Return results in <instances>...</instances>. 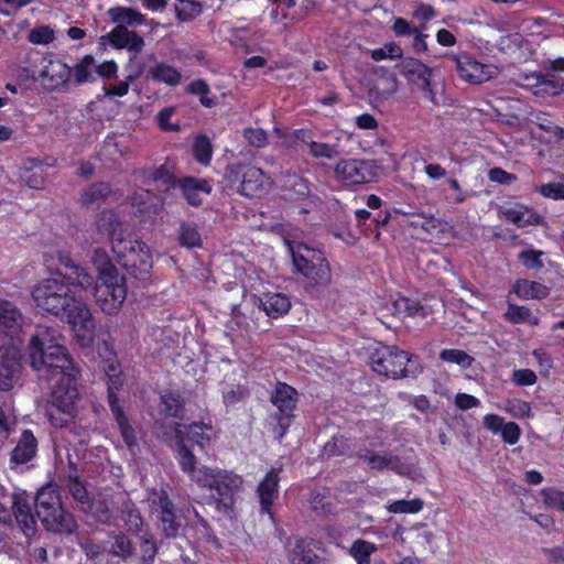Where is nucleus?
I'll return each mask as SVG.
<instances>
[{
    "label": "nucleus",
    "mask_w": 564,
    "mask_h": 564,
    "mask_svg": "<svg viewBox=\"0 0 564 564\" xmlns=\"http://www.w3.org/2000/svg\"><path fill=\"white\" fill-rule=\"evenodd\" d=\"M58 273L73 286L83 290L95 284L94 296L102 312L115 314L127 297L126 279L111 262L108 253L97 248L94 250L91 261L98 271L97 280L82 265L76 263L70 254L59 252Z\"/></svg>",
    "instance_id": "f257e3e1"
},
{
    "label": "nucleus",
    "mask_w": 564,
    "mask_h": 564,
    "mask_svg": "<svg viewBox=\"0 0 564 564\" xmlns=\"http://www.w3.org/2000/svg\"><path fill=\"white\" fill-rule=\"evenodd\" d=\"M59 339L61 334L56 329L37 326L28 345L30 365L52 388H76L80 370Z\"/></svg>",
    "instance_id": "f03ea898"
},
{
    "label": "nucleus",
    "mask_w": 564,
    "mask_h": 564,
    "mask_svg": "<svg viewBox=\"0 0 564 564\" xmlns=\"http://www.w3.org/2000/svg\"><path fill=\"white\" fill-rule=\"evenodd\" d=\"M285 245L292 258L293 272L303 276L306 288L317 289L330 283V265L321 250L291 240H285Z\"/></svg>",
    "instance_id": "7ed1b4c3"
},
{
    "label": "nucleus",
    "mask_w": 564,
    "mask_h": 564,
    "mask_svg": "<svg viewBox=\"0 0 564 564\" xmlns=\"http://www.w3.org/2000/svg\"><path fill=\"white\" fill-rule=\"evenodd\" d=\"M35 510L43 527L48 531L72 534L77 529L74 516L63 508L59 491L53 485H47L37 491Z\"/></svg>",
    "instance_id": "20e7f679"
},
{
    "label": "nucleus",
    "mask_w": 564,
    "mask_h": 564,
    "mask_svg": "<svg viewBox=\"0 0 564 564\" xmlns=\"http://www.w3.org/2000/svg\"><path fill=\"white\" fill-rule=\"evenodd\" d=\"M373 371L391 379L416 378L422 372L417 357L397 346H380L370 355Z\"/></svg>",
    "instance_id": "39448f33"
},
{
    "label": "nucleus",
    "mask_w": 564,
    "mask_h": 564,
    "mask_svg": "<svg viewBox=\"0 0 564 564\" xmlns=\"http://www.w3.org/2000/svg\"><path fill=\"white\" fill-rule=\"evenodd\" d=\"M197 478V486L207 489L218 511L228 513L236 502V495L241 490L243 480L232 471L210 468L204 469Z\"/></svg>",
    "instance_id": "423d86ee"
},
{
    "label": "nucleus",
    "mask_w": 564,
    "mask_h": 564,
    "mask_svg": "<svg viewBox=\"0 0 564 564\" xmlns=\"http://www.w3.org/2000/svg\"><path fill=\"white\" fill-rule=\"evenodd\" d=\"M69 285L57 278L44 279L33 288L32 299L44 313L61 317L76 297Z\"/></svg>",
    "instance_id": "0eeeda50"
},
{
    "label": "nucleus",
    "mask_w": 564,
    "mask_h": 564,
    "mask_svg": "<svg viewBox=\"0 0 564 564\" xmlns=\"http://www.w3.org/2000/svg\"><path fill=\"white\" fill-rule=\"evenodd\" d=\"M109 554L120 557L123 561L131 558L134 553V546L131 540L123 533H113L111 536ZM159 552V546L152 538H144L140 543V556L137 560H130L126 564H154Z\"/></svg>",
    "instance_id": "6e6552de"
},
{
    "label": "nucleus",
    "mask_w": 564,
    "mask_h": 564,
    "mask_svg": "<svg viewBox=\"0 0 564 564\" xmlns=\"http://www.w3.org/2000/svg\"><path fill=\"white\" fill-rule=\"evenodd\" d=\"M20 347L9 330H0V387L13 388L18 382L21 369Z\"/></svg>",
    "instance_id": "1a4fd4ad"
},
{
    "label": "nucleus",
    "mask_w": 564,
    "mask_h": 564,
    "mask_svg": "<svg viewBox=\"0 0 564 564\" xmlns=\"http://www.w3.org/2000/svg\"><path fill=\"white\" fill-rule=\"evenodd\" d=\"M59 318L65 319L72 327L82 346L93 344L96 322L89 306L83 300L75 297Z\"/></svg>",
    "instance_id": "9d476101"
},
{
    "label": "nucleus",
    "mask_w": 564,
    "mask_h": 564,
    "mask_svg": "<svg viewBox=\"0 0 564 564\" xmlns=\"http://www.w3.org/2000/svg\"><path fill=\"white\" fill-rule=\"evenodd\" d=\"M447 59L454 64L459 78L469 84H482L498 74L496 66L481 64L467 54H448Z\"/></svg>",
    "instance_id": "9b49d317"
},
{
    "label": "nucleus",
    "mask_w": 564,
    "mask_h": 564,
    "mask_svg": "<svg viewBox=\"0 0 564 564\" xmlns=\"http://www.w3.org/2000/svg\"><path fill=\"white\" fill-rule=\"evenodd\" d=\"M112 249L122 254L124 265L133 272L149 273L152 267L151 254L148 246L138 239H118Z\"/></svg>",
    "instance_id": "f8f14e48"
},
{
    "label": "nucleus",
    "mask_w": 564,
    "mask_h": 564,
    "mask_svg": "<svg viewBox=\"0 0 564 564\" xmlns=\"http://www.w3.org/2000/svg\"><path fill=\"white\" fill-rule=\"evenodd\" d=\"M335 174L346 184H365L375 178L376 164L369 160H340L335 166Z\"/></svg>",
    "instance_id": "ddd939ff"
},
{
    "label": "nucleus",
    "mask_w": 564,
    "mask_h": 564,
    "mask_svg": "<svg viewBox=\"0 0 564 564\" xmlns=\"http://www.w3.org/2000/svg\"><path fill=\"white\" fill-rule=\"evenodd\" d=\"M69 66L51 55H44L40 61L36 78L50 90H58L69 85Z\"/></svg>",
    "instance_id": "4468645a"
},
{
    "label": "nucleus",
    "mask_w": 564,
    "mask_h": 564,
    "mask_svg": "<svg viewBox=\"0 0 564 564\" xmlns=\"http://www.w3.org/2000/svg\"><path fill=\"white\" fill-rule=\"evenodd\" d=\"M297 392L299 390H274L271 395V402L278 408L275 420L279 427L276 436L279 441H282L291 426L297 404Z\"/></svg>",
    "instance_id": "2eb2a0df"
},
{
    "label": "nucleus",
    "mask_w": 564,
    "mask_h": 564,
    "mask_svg": "<svg viewBox=\"0 0 564 564\" xmlns=\"http://www.w3.org/2000/svg\"><path fill=\"white\" fill-rule=\"evenodd\" d=\"M400 67L401 74L424 91L431 101L435 102V93L431 83L432 68L416 58H405Z\"/></svg>",
    "instance_id": "dca6fc26"
},
{
    "label": "nucleus",
    "mask_w": 564,
    "mask_h": 564,
    "mask_svg": "<svg viewBox=\"0 0 564 564\" xmlns=\"http://www.w3.org/2000/svg\"><path fill=\"white\" fill-rule=\"evenodd\" d=\"M280 473L281 468H271L256 489L260 503V512L268 514L271 520H274L272 507L275 499L279 497Z\"/></svg>",
    "instance_id": "f3484780"
},
{
    "label": "nucleus",
    "mask_w": 564,
    "mask_h": 564,
    "mask_svg": "<svg viewBox=\"0 0 564 564\" xmlns=\"http://www.w3.org/2000/svg\"><path fill=\"white\" fill-rule=\"evenodd\" d=\"M481 424L494 435H500L501 440L509 445H514L520 440V426L516 422H506L505 419L498 414H486L482 417Z\"/></svg>",
    "instance_id": "a211bd4d"
},
{
    "label": "nucleus",
    "mask_w": 564,
    "mask_h": 564,
    "mask_svg": "<svg viewBox=\"0 0 564 564\" xmlns=\"http://www.w3.org/2000/svg\"><path fill=\"white\" fill-rule=\"evenodd\" d=\"M108 403L124 444L130 451H133L138 446L135 431L119 402L116 390H108Z\"/></svg>",
    "instance_id": "6ab92c4d"
},
{
    "label": "nucleus",
    "mask_w": 564,
    "mask_h": 564,
    "mask_svg": "<svg viewBox=\"0 0 564 564\" xmlns=\"http://www.w3.org/2000/svg\"><path fill=\"white\" fill-rule=\"evenodd\" d=\"M39 442L33 432L23 430L10 454V466L18 467L31 462L37 453Z\"/></svg>",
    "instance_id": "aec40b11"
},
{
    "label": "nucleus",
    "mask_w": 564,
    "mask_h": 564,
    "mask_svg": "<svg viewBox=\"0 0 564 564\" xmlns=\"http://www.w3.org/2000/svg\"><path fill=\"white\" fill-rule=\"evenodd\" d=\"M156 503L160 510L159 519L161 521L164 535L166 538H176L181 524L176 517V507L165 490L160 492Z\"/></svg>",
    "instance_id": "412c9836"
},
{
    "label": "nucleus",
    "mask_w": 564,
    "mask_h": 564,
    "mask_svg": "<svg viewBox=\"0 0 564 564\" xmlns=\"http://www.w3.org/2000/svg\"><path fill=\"white\" fill-rule=\"evenodd\" d=\"M176 429L177 440L183 437L185 443L197 445L202 449L209 445L214 429L210 423L193 422L191 424H178Z\"/></svg>",
    "instance_id": "4be33fe9"
},
{
    "label": "nucleus",
    "mask_w": 564,
    "mask_h": 564,
    "mask_svg": "<svg viewBox=\"0 0 564 564\" xmlns=\"http://www.w3.org/2000/svg\"><path fill=\"white\" fill-rule=\"evenodd\" d=\"M525 78L530 82L528 87L535 96H556L564 91V83L554 75L533 73Z\"/></svg>",
    "instance_id": "5701e85b"
},
{
    "label": "nucleus",
    "mask_w": 564,
    "mask_h": 564,
    "mask_svg": "<svg viewBox=\"0 0 564 564\" xmlns=\"http://www.w3.org/2000/svg\"><path fill=\"white\" fill-rule=\"evenodd\" d=\"M499 215L507 221L512 223L520 228L538 225L541 219L534 210L521 204L500 206Z\"/></svg>",
    "instance_id": "b1692460"
},
{
    "label": "nucleus",
    "mask_w": 564,
    "mask_h": 564,
    "mask_svg": "<svg viewBox=\"0 0 564 564\" xmlns=\"http://www.w3.org/2000/svg\"><path fill=\"white\" fill-rule=\"evenodd\" d=\"M12 512L25 536L30 538L36 533V520L26 499L14 497Z\"/></svg>",
    "instance_id": "393cba45"
},
{
    "label": "nucleus",
    "mask_w": 564,
    "mask_h": 564,
    "mask_svg": "<svg viewBox=\"0 0 564 564\" xmlns=\"http://www.w3.org/2000/svg\"><path fill=\"white\" fill-rule=\"evenodd\" d=\"M176 458L181 470L186 474L192 481L197 485V478L200 476V471L204 469H210V467L202 466L196 468V457L192 449L186 445L185 440L180 437L177 440V454Z\"/></svg>",
    "instance_id": "a878e982"
},
{
    "label": "nucleus",
    "mask_w": 564,
    "mask_h": 564,
    "mask_svg": "<svg viewBox=\"0 0 564 564\" xmlns=\"http://www.w3.org/2000/svg\"><path fill=\"white\" fill-rule=\"evenodd\" d=\"M178 186L183 196L189 205L198 206L202 204L200 193L209 194L212 191L210 185L206 180L195 177H184L178 182Z\"/></svg>",
    "instance_id": "bb28decb"
},
{
    "label": "nucleus",
    "mask_w": 564,
    "mask_h": 564,
    "mask_svg": "<svg viewBox=\"0 0 564 564\" xmlns=\"http://www.w3.org/2000/svg\"><path fill=\"white\" fill-rule=\"evenodd\" d=\"M263 184V172L259 167L245 165L239 187L240 193L247 197H253L262 191Z\"/></svg>",
    "instance_id": "cd10ccee"
},
{
    "label": "nucleus",
    "mask_w": 564,
    "mask_h": 564,
    "mask_svg": "<svg viewBox=\"0 0 564 564\" xmlns=\"http://www.w3.org/2000/svg\"><path fill=\"white\" fill-rule=\"evenodd\" d=\"M69 84L80 86L87 83H94L95 77V57L93 55L83 56L73 67H69Z\"/></svg>",
    "instance_id": "c85d7f7f"
},
{
    "label": "nucleus",
    "mask_w": 564,
    "mask_h": 564,
    "mask_svg": "<svg viewBox=\"0 0 564 564\" xmlns=\"http://www.w3.org/2000/svg\"><path fill=\"white\" fill-rule=\"evenodd\" d=\"M260 307L269 317L278 318L286 314L291 308L289 297L282 293H265L259 299Z\"/></svg>",
    "instance_id": "c756f323"
},
{
    "label": "nucleus",
    "mask_w": 564,
    "mask_h": 564,
    "mask_svg": "<svg viewBox=\"0 0 564 564\" xmlns=\"http://www.w3.org/2000/svg\"><path fill=\"white\" fill-rule=\"evenodd\" d=\"M160 412L165 417H184L185 402L180 390H164L161 394Z\"/></svg>",
    "instance_id": "7c9ffc66"
},
{
    "label": "nucleus",
    "mask_w": 564,
    "mask_h": 564,
    "mask_svg": "<svg viewBox=\"0 0 564 564\" xmlns=\"http://www.w3.org/2000/svg\"><path fill=\"white\" fill-rule=\"evenodd\" d=\"M282 188L285 196L293 200L307 198L311 194L308 182L304 177L291 172L283 175Z\"/></svg>",
    "instance_id": "2f4dec72"
},
{
    "label": "nucleus",
    "mask_w": 564,
    "mask_h": 564,
    "mask_svg": "<svg viewBox=\"0 0 564 564\" xmlns=\"http://www.w3.org/2000/svg\"><path fill=\"white\" fill-rule=\"evenodd\" d=\"M110 193L111 188L108 183H93L80 194V205L86 208H97L106 200Z\"/></svg>",
    "instance_id": "473e14b6"
},
{
    "label": "nucleus",
    "mask_w": 564,
    "mask_h": 564,
    "mask_svg": "<svg viewBox=\"0 0 564 564\" xmlns=\"http://www.w3.org/2000/svg\"><path fill=\"white\" fill-rule=\"evenodd\" d=\"M96 227L102 237H107L111 241L118 242V239H122L118 234L121 223L113 210H102L96 220Z\"/></svg>",
    "instance_id": "72a5a7b5"
},
{
    "label": "nucleus",
    "mask_w": 564,
    "mask_h": 564,
    "mask_svg": "<svg viewBox=\"0 0 564 564\" xmlns=\"http://www.w3.org/2000/svg\"><path fill=\"white\" fill-rule=\"evenodd\" d=\"M22 323L21 311L13 303L0 300V328L14 333L21 328Z\"/></svg>",
    "instance_id": "f704fd0d"
},
{
    "label": "nucleus",
    "mask_w": 564,
    "mask_h": 564,
    "mask_svg": "<svg viewBox=\"0 0 564 564\" xmlns=\"http://www.w3.org/2000/svg\"><path fill=\"white\" fill-rule=\"evenodd\" d=\"M148 178L152 181L154 188L161 193H166L174 188L177 184L176 177L173 173V166L162 164L153 171L148 173Z\"/></svg>",
    "instance_id": "c9c22d12"
},
{
    "label": "nucleus",
    "mask_w": 564,
    "mask_h": 564,
    "mask_svg": "<svg viewBox=\"0 0 564 564\" xmlns=\"http://www.w3.org/2000/svg\"><path fill=\"white\" fill-rule=\"evenodd\" d=\"M108 14L118 25L138 26L147 23V18L140 11L129 7H115L109 9Z\"/></svg>",
    "instance_id": "e433bc0d"
},
{
    "label": "nucleus",
    "mask_w": 564,
    "mask_h": 564,
    "mask_svg": "<svg viewBox=\"0 0 564 564\" xmlns=\"http://www.w3.org/2000/svg\"><path fill=\"white\" fill-rule=\"evenodd\" d=\"M513 292L523 300H542L550 294L547 286L530 280H518L513 285Z\"/></svg>",
    "instance_id": "4c0bfd02"
},
{
    "label": "nucleus",
    "mask_w": 564,
    "mask_h": 564,
    "mask_svg": "<svg viewBox=\"0 0 564 564\" xmlns=\"http://www.w3.org/2000/svg\"><path fill=\"white\" fill-rule=\"evenodd\" d=\"M149 77L159 83H164L169 86H177L182 80L181 73L172 65L164 62L156 63L150 67Z\"/></svg>",
    "instance_id": "58836bf2"
},
{
    "label": "nucleus",
    "mask_w": 564,
    "mask_h": 564,
    "mask_svg": "<svg viewBox=\"0 0 564 564\" xmlns=\"http://www.w3.org/2000/svg\"><path fill=\"white\" fill-rule=\"evenodd\" d=\"M174 12L176 20L188 23L199 18L204 11V4L199 0H176Z\"/></svg>",
    "instance_id": "ea45409f"
},
{
    "label": "nucleus",
    "mask_w": 564,
    "mask_h": 564,
    "mask_svg": "<svg viewBox=\"0 0 564 564\" xmlns=\"http://www.w3.org/2000/svg\"><path fill=\"white\" fill-rule=\"evenodd\" d=\"M120 518L124 523L127 531L139 533L143 528V518L131 500H127L121 505Z\"/></svg>",
    "instance_id": "a19ab883"
},
{
    "label": "nucleus",
    "mask_w": 564,
    "mask_h": 564,
    "mask_svg": "<svg viewBox=\"0 0 564 564\" xmlns=\"http://www.w3.org/2000/svg\"><path fill=\"white\" fill-rule=\"evenodd\" d=\"M67 487L72 497L82 503L88 500V491L85 481L78 475V469L75 463L69 462L67 473Z\"/></svg>",
    "instance_id": "79ce46f5"
},
{
    "label": "nucleus",
    "mask_w": 564,
    "mask_h": 564,
    "mask_svg": "<svg viewBox=\"0 0 564 564\" xmlns=\"http://www.w3.org/2000/svg\"><path fill=\"white\" fill-rule=\"evenodd\" d=\"M378 551V545L365 539L355 540L349 547V555L357 564H370L371 556Z\"/></svg>",
    "instance_id": "37998d69"
},
{
    "label": "nucleus",
    "mask_w": 564,
    "mask_h": 564,
    "mask_svg": "<svg viewBox=\"0 0 564 564\" xmlns=\"http://www.w3.org/2000/svg\"><path fill=\"white\" fill-rule=\"evenodd\" d=\"M291 564H326L312 549L306 547L303 541H297L290 552Z\"/></svg>",
    "instance_id": "c03bdc74"
},
{
    "label": "nucleus",
    "mask_w": 564,
    "mask_h": 564,
    "mask_svg": "<svg viewBox=\"0 0 564 564\" xmlns=\"http://www.w3.org/2000/svg\"><path fill=\"white\" fill-rule=\"evenodd\" d=\"M440 359L448 364H456L462 368H469L475 361V358L466 351L454 348L443 349L440 352Z\"/></svg>",
    "instance_id": "a18cd8bd"
},
{
    "label": "nucleus",
    "mask_w": 564,
    "mask_h": 564,
    "mask_svg": "<svg viewBox=\"0 0 564 564\" xmlns=\"http://www.w3.org/2000/svg\"><path fill=\"white\" fill-rule=\"evenodd\" d=\"M540 495L545 507L564 512V491L555 487H544Z\"/></svg>",
    "instance_id": "49530a36"
},
{
    "label": "nucleus",
    "mask_w": 564,
    "mask_h": 564,
    "mask_svg": "<svg viewBox=\"0 0 564 564\" xmlns=\"http://www.w3.org/2000/svg\"><path fill=\"white\" fill-rule=\"evenodd\" d=\"M505 316L513 324H520L524 322H529L534 325L538 324V318L532 316L530 308L525 306L509 304Z\"/></svg>",
    "instance_id": "de8ad7c7"
},
{
    "label": "nucleus",
    "mask_w": 564,
    "mask_h": 564,
    "mask_svg": "<svg viewBox=\"0 0 564 564\" xmlns=\"http://www.w3.org/2000/svg\"><path fill=\"white\" fill-rule=\"evenodd\" d=\"M193 153L200 164L207 165L213 154L210 140L206 135H198L193 144Z\"/></svg>",
    "instance_id": "09e8293b"
},
{
    "label": "nucleus",
    "mask_w": 564,
    "mask_h": 564,
    "mask_svg": "<svg viewBox=\"0 0 564 564\" xmlns=\"http://www.w3.org/2000/svg\"><path fill=\"white\" fill-rule=\"evenodd\" d=\"M186 91L192 95L199 97V101L204 107L210 108L216 105V99L208 97L210 93L208 84L203 79L192 82L187 87Z\"/></svg>",
    "instance_id": "8fccbe9b"
},
{
    "label": "nucleus",
    "mask_w": 564,
    "mask_h": 564,
    "mask_svg": "<svg viewBox=\"0 0 564 564\" xmlns=\"http://www.w3.org/2000/svg\"><path fill=\"white\" fill-rule=\"evenodd\" d=\"M324 455L327 457L333 456H347L349 455L350 447L348 444V440L344 436H333L325 445H324Z\"/></svg>",
    "instance_id": "3c124183"
},
{
    "label": "nucleus",
    "mask_w": 564,
    "mask_h": 564,
    "mask_svg": "<svg viewBox=\"0 0 564 564\" xmlns=\"http://www.w3.org/2000/svg\"><path fill=\"white\" fill-rule=\"evenodd\" d=\"M180 243L187 248H195L202 245L200 235L194 225L182 224L178 235Z\"/></svg>",
    "instance_id": "603ef678"
},
{
    "label": "nucleus",
    "mask_w": 564,
    "mask_h": 564,
    "mask_svg": "<svg viewBox=\"0 0 564 564\" xmlns=\"http://www.w3.org/2000/svg\"><path fill=\"white\" fill-rule=\"evenodd\" d=\"M55 39L54 30L48 25H40L33 28L29 34L28 40L37 45H47Z\"/></svg>",
    "instance_id": "864d4df0"
},
{
    "label": "nucleus",
    "mask_w": 564,
    "mask_h": 564,
    "mask_svg": "<svg viewBox=\"0 0 564 564\" xmlns=\"http://www.w3.org/2000/svg\"><path fill=\"white\" fill-rule=\"evenodd\" d=\"M423 501L420 498L412 500H395L389 506V511L392 513H417L423 509Z\"/></svg>",
    "instance_id": "5fc2aeb1"
},
{
    "label": "nucleus",
    "mask_w": 564,
    "mask_h": 564,
    "mask_svg": "<svg viewBox=\"0 0 564 564\" xmlns=\"http://www.w3.org/2000/svg\"><path fill=\"white\" fill-rule=\"evenodd\" d=\"M371 58L376 62L389 58V59H398L403 55L402 48L393 43H386L382 47L372 50L370 52Z\"/></svg>",
    "instance_id": "6e6d98bb"
},
{
    "label": "nucleus",
    "mask_w": 564,
    "mask_h": 564,
    "mask_svg": "<svg viewBox=\"0 0 564 564\" xmlns=\"http://www.w3.org/2000/svg\"><path fill=\"white\" fill-rule=\"evenodd\" d=\"M308 148H310V154L316 159L324 158V159L332 160V159H335L336 156H338V154H339L337 147L334 144H329V143H321V142L312 141V142H308Z\"/></svg>",
    "instance_id": "4d7b16f0"
},
{
    "label": "nucleus",
    "mask_w": 564,
    "mask_h": 564,
    "mask_svg": "<svg viewBox=\"0 0 564 564\" xmlns=\"http://www.w3.org/2000/svg\"><path fill=\"white\" fill-rule=\"evenodd\" d=\"M531 121L534 122L542 131L552 133L558 139H564V128L556 126L554 122L549 120L544 113L538 112L533 115V119Z\"/></svg>",
    "instance_id": "13d9d810"
},
{
    "label": "nucleus",
    "mask_w": 564,
    "mask_h": 564,
    "mask_svg": "<svg viewBox=\"0 0 564 564\" xmlns=\"http://www.w3.org/2000/svg\"><path fill=\"white\" fill-rule=\"evenodd\" d=\"M542 254V251L523 250L518 254V259L527 269L540 270L543 268Z\"/></svg>",
    "instance_id": "bf43d9fd"
},
{
    "label": "nucleus",
    "mask_w": 564,
    "mask_h": 564,
    "mask_svg": "<svg viewBox=\"0 0 564 564\" xmlns=\"http://www.w3.org/2000/svg\"><path fill=\"white\" fill-rule=\"evenodd\" d=\"M506 411L513 417L524 419L530 416L531 405L527 401L512 399L506 402Z\"/></svg>",
    "instance_id": "052dcab7"
},
{
    "label": "nucleus",
    "mask_w": 564,
    "mask_h": 564,
    "mask_svg": "<svg viewBox=\"0 0 564 564\" xmlns=\"http://www.w3.org/2000/svg\"><path fill=\"white\" fill-rule=\"evenodd\" d=\"M131 33L132 31H130L126 25H117L108 34V40L112 46L123 48L124 45H128V40Z\"/></svg>",
    "instance_id": "680f3d73"
},
{
    "label": "nucleus",
    "mask_w": 564,
    "mask_h": 564,
    "mask_svg": "<svg viewBox=\"0 0 564 564\" xmlns=\"http://www.w3.org/2000/svg\"><path fill=\"white\" fill-rule=\"evenodd\" d=\"M243 137L250 145L256 148H263L268 143V134L260 128H246Z\"/></svg>",
    "instance_id": "e2e57ef3"
},
{
    "label": "nucleus",
    "mask_w": 564,
    "mask_h": 564,
    "mask_svg": "<svg viewBox=\"0 0 564 564\" xmlns=\"http://www.w3.org/2000/svg\"><path fill=\"white\" fill-rule=\"evenodd\" d=\"M539 192L544 197L564 199V175L561 176L560 182L541 185Z\"/></svg>",
    "instance_id": "0e129e2a"
},
{
    "label": "nucleus",
    "mask_w": 564,
    "mask_h": 564,
    "mask_svg": "<svg viewBox=\"0 0 564 564\" xmlns=\"http://www.w3.org/2000/svg\"><path fill=\"white\" fill-rule=\"evenodd\" d=\"M365 454L359 453L358 457L362 460H366L370 469L375 470H383L388 469L389 466V455H368L369 451L366 449Z\"/></svg>",
    "instance_id": "69168bd1"
},
{
    "label": "nucleus",
    "mask_w": 564,
    "mask_h": 564,
    "mask_svg": "<svg viewBox=\"0 0 564 564\" xmlns=\"http://www.w3.org/2000/svg\"><path fill=\"white\" fill-rule=\"evenodd\" d=\"M105 377L107 379L106 383L108 388H119L124 384V378L119 365L109 364L105 368Z\"/></svg>",
    "instance_id": "338daca9"
},
{
    "label": "nucleus",
    "mask_w": 564,
    "mask_h": 564,
    "mask_svg": "<svg viewBox=\"0 0 564 564\" xmlns=\"http://www.w3.org/2000/svg\"><path fill=\"white\" fill-rule=\"evenodd\" d=\"M440 221L433 216L417 215L411 221V226L414 228H421L429 234H433L438 230Z\"/></svg>",
    "instance_id": "774afa93"
}]
</instances>
